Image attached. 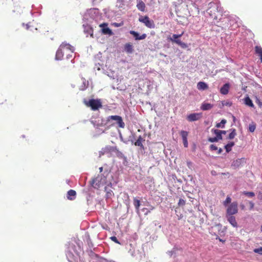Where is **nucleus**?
Wrapping results in <instances>:
<instances>
[{
	"label": "nucleus",
	"instance_id": "f257e3e1",
	"mask_svg": "<svg viewBox=\"0 0 262 262\" xmlns=\"http://www.w3.org/2000/svg\"><path fill=\"white\" fill-rule=\"evenodd\" d=\"M82 245V243L80 240L75 241V244L69 243L67 245L66 256L69 262H74L80 257Z\"/></svg>",
	"mask_w": 262,
	"mask_h": 262
},
{
	"label": "nucleus",
	"instance_id": "f03ea898",
	"mask_svg": "<svg viewBox=\"0 0 262 262\" xmlns=\"http://www.w3.org/2000/svg\"><path fill=\"white\" fill-rule=\"evenodd\" d=\"M101 17L100 11L98 9H90L85 13L83 15V19L89 22H91L92 20H98Z\"/></svg>",
	"mask_w": 262,
	"mask_h": 262
},
{
	"label": "nucleus",
	"instance_id": "7ed1b4c3",
	"mask_svg": "<svg viewBox=\"0 0 262 262\" xmlns=\"http://www.w3.org/2000/svg\"><path fill=\"white\" fill-rule=\"evenodd\" d=\"M66 48L67 50H70L71 51L72 53L74 52V48L71 46L69 43H64L63 42L59 47L58 49L57 50L56 56H55V60H61L62 58V57L63 56V52L62 51V49Z\"/></svg>",
	"mask_w": 262,
	"mask_h": 262
},
{
	"label": "nucleus",
	"instance_id": "20e7f679",
	"mask_svg": "<svg viewBox=\"0 0 262 262\" xmlns=\"http://www.w3.org/2000/svg\"><path fill=\"white\" fill-rule=\"evenodd\" d=\"M106 178L103 174H98L90 182L91 185L95 189H98L101 185L106 183Z\"/></svg>",
	"mask_w": 262,
	"mask_h": 262
},
{
	"label": "nucleus",
	"instance_id": "39448f33",
	"mask_svg": "<svg viewBox=\"0 0 262 262\" xmlns=\"http://www.w3.org/2000/svg\"><path fill=\"white\" fill-rule=\"evenodd\" d=\"M89 256L90 262H111L105 258L99 256V255L95 253L92 249L87 250Z\"/></svg>",
	"mask_w": 262,
	"mask_h": 262
},
{
	"label": "nucleus",
	"instance_id": "423d86ee",
	"mask_svg": "<svg viewBox=\"0 0 262 262\" xmlns=\"http://www.w3.org/2000/svg\"><path fill=\"white\" fill-rule=\"evenodd\" d=\"M183 32L180 34H174L172 36H169L168 39L170 40L172 42L175 43L178 45L180 46L182 49H186L188 47V45L186 43L182 42L180 38L183 35Z\"/></svg>",
	"mask_w": 262,
	"mask_h": 262
},
{
	"label": "nucleus",
	"instance_id": "0eeeda50",
	"mask_svg": "<svg viewBox=\"0 0 262 262\" xmlns=\"http://www.w3.org/2000/svg\"><path fill=\"white\" fill-rule=\"evenodd\" d=\"M111 120H114L116 121V124H117L118 127L120 128L125 127V123L123 121L122 117L118 115H112L106 118V123H107L111 121Z\"/></svg>",
	"mask_w": 262,
	"mask_h": 262
},
{
	"label": "nucleus",
	"instance_id": "6e6552de",
	"mask_svg": "<svg viewBox=\"0 0 262 262\" xmlns=\"http://www.w3.org/2000/svg\"><path fill=\"white\" fill-rule=\"evenodd\" d=\"M85 104L93 111L97 110L102 107V103L100 99H91L88 102H85Z\"/></svg>",
	"mask_w": 262,
	"mask_h": 262
},
{
	"label": "nucleus",
	"instance_id": "1a4fd4ad",
	"mask_svg": "<svg viewBox=\"0 0 262 262\" xmlns=\"http://www.w3.org/2000/svg\"><path fill=\"white\" fill-rule=\"evenodd\" d=\"M139 21L145 25L148 28L152 29L155 27L154 21L150 19L148 16H140Z\"/></svg>",
	"mask_w": 262,
	"mask_h": 262
},
{
	"label": "nucleus",
	"instance_id": "9d476101",
	"mask_svg": "<svg viewBox=\"0 0 262 262\" xmlns=\"http://www.w3.org/2000/svg\"><path fill=\"white\" fill-rule=\"evenodd\" d=\"M238 212V203L233 202L227 207L226 215H233Z\"/></svg>",
	"mask_w": 262,
	"mask_h": 262
},
{
	"label": "nucleus",
	"instance_id": "9b49d317",
	"mask_svg": "<svg viewBox=\"0 0 262 262\" xmlns=\"http://www.w3.org/2000/svg\"><path fill=\"white\" fill-rule=\"evenodd\" d=\"M116 150H117V147L116 146H106L104 148H102L99 151V157L105 154L114 152L116 151Z\"/></svg>",
	"mask_w": 262,
	"mask_h": 262
},
{
	"label": "nucleus",
	"instance_id": "f8f14e48",
	"mask_svg": "<svg viewBox=\"0 0 262 262\" xmlns=\"http://www.w3.org/2000/svg\"><path fill=\"white\" fill-rule=\"evenodd\" d=\"M202 117V114L200 113H192L187 116V120L189 122H193L199 120Z\"/></svg>",
	"mask_w": 262,
	"mask_h": 262
},
{
	"label": "nucleus",
	"instance_id": "ddd939ff",
	"mask_svg": "<svg viewBox=\"0 0 262 262\" xmlns=\"http://www.w3.org/2000/svg\"><path fill=\"white\" fill-rule=\"evenodd\" d=\"M84 29V33L86 35V36L90 35L91 37H93V28L88 24L83 25Z\"/></svg>",
	"mask_w": 262,
	"mask_h": 262
},
{
	"label": "nucleus",
	"instance_id": "4468645a",
	"mask_svg": "<svg viewBox=\"0 0 262 262\" xmlns=\"http://www.w3.org/2000/svg\"><path fill=\"white\" fill-rule=\"evenodd\" d=\"M100 27L102 28V32L103 34L112 35L113 32L109 28L107 27L106 23H103L99 25Z\"/></svg>",
	"mask_w": 262,
	"mask_h": 262
},
{
	"label": "nucleus",
	"instance_id": "2eb2a0df",
	"mask_svg": "<svg viewBox=\"0 0 262 262\" xmlns=\"http://www.w3.org/2000/svg\"><path fill=\"white\" fill-rule=\"evenodd\" d=\"M245 162L246 159L244 158L237 159L232 162L231 166L234 168H237L242 165Z\"/></svg>",
	"mask_w": 262,
	"mask_h": 262
},
{
	"label": "nucleus",
	"instance_id": "dca6fc26",
	"mask_svg": "<svg viewBox=\"0 0 262 262\" xmlns=\"http://www.w3.org/2000/svg\"><path fill=\"white\" fill-rule=\"evenodd\" d=\"M129 33L132 34L136 40H142L146 37V34L144 33L140 35L139 33L135 31H130Z\"/></svg>",
	"mask_w": 262,
	"mask_h": 262
},
{
	"label": "nucleus",
	"instance_id": "f3484780",
	"mask_svg": "<svg viewBox=\"0 0 262 262\" xmlns=\"http://www.w3.org/2000/svg\"><path fill=\"white\" fill-rule=\"evenodd\" d=\"M227 221L233 227H237V223L236 221L235 217L233 215H226Z\"/></svg>",
	"mask_w": 262,
	"mask_h": 262
},
{
	"label": "nucleus",
	"instance_id": "a211bd4d",
	"mask_svg": "<svg viewBox=\"0 0 262 262\" xmlns=\"http://www.w3.org/2000/svg\"><path fill=\"white\" fill-rule=\"evenodd\" d=\"M230 86L229 83L224 84L220 89V93L223 95H227L229 92Z\"/></svg>",
	"mask_w": 262,
	"mask_h": 262
},
{
	"label": "nucleus",
	"instance_id": "6ab92c4d",
	"mask_svg": "<svg viewBox=\"0 0 262 262\" xmlns=\"http://www.w3.org/2000/svg\"><path fill=\"white\" fill-rule=\"evenodd\" d=\"M144 141H145V139L140 136L137 141L134 143V144L137 146L140 147L141 149L144 150V147L142 144V142Z\"/></svg>",
	"mask_w": 262,
	"mask_h": 262
},
{
	"label": "nucleus",
	"instance_id": "aec40b11",
	"mask_svg": "<svg viewBox=\"0 0 262 262\" xmlns=\"http://www.w3.org/2000/svg\"><path fill=\"white\" fill-rule=\"evenodd\" d=\"M76 192L73 189L69 190L67 192V197L69 200H74L76 198Z\"/></svg>",
	"mask_w": 262,
	"mask_h": 262
},
{
	"label": "nucleus",
	"instance_id": "412c9836",
	"mask_svg": "<svg viewBox=\"0 0 262 262\" xmlns=\"http://www.w3.org/2000/svg\"><path fill=\"white\" fill-rule=\"evenodd\" d=\"M104 191L106 192L105 199L106 200L111 199L114 195V193L113 191L107 188V186H105L104 188Z\"/></svg>",
	"mask_w": 262,
	"mask_h": 262
},
{
	"label": "nucleus",
	"instance_id": "4be33fe9",
	"mask_svg": "<svg viewBox=\"0 0 262 262\" xmlns=\"http://www.w3.org/2000/svg\"><path fill=\"white\" fill-rule=\"evenodd\" d=\"M137 9L142 11L144 12L145 9V5L142 0H137Z\"/></svg>",
	"mask_w": 262,
	"mask_h": 262
},
{
	"label": "nucleus",
	"instance_id": "5701e85b",
	"mask_svg": "<svg viewBox=\"0 0 262 262\" xmlns=\"http://www.w3.org/2000/svg\"><path fill=\"white\" fill-rule=\"evenodd\" d=\"M244 104L247 106L252 108H254V105L253 104L252 100L248 95H247L246 97L244 99Z\"/></svg>",
	"mask_w": 262,
	"mask_h": 262
},
{
	"label": "nucleus",
	"instance_id": "b1692460",
	"mask_svg": "<svg viewBox=\"0 0 262 262\" xmlns=\"http://www.w3.org/2000/svg\"><path fill=\"white\" fill-rule=\"evenodd\" d=\"M213 104L203 102L200 108L202 111H208L211 109L213 107Z\"/></svg>",
	"mask_w": 262,
	"mask_h": 262
},
{
	"label": "nucleus",
	"instance_id": "393cba45",
	"mask_svg": "<svg viewBox=\"0 0 262 262\" xmlns=\"http://www.w3.org/2000/svg\"><path fill=\"white\" fill-rule=\"evenodd\" d=\"M124 50L127 53H132L134 51L133 46L129 43H126L124 46Z\"/></svg>",
	"mask_w": 262,
	"mask_h": 262
},
{
	"label": "nucleus",
	"instance_id": "a878e982",
	"mask_svg": "<svg viewBox=\"0 0 262 262\" xmlns=\"http://www.w3.org/2000/svg\"><path fill=\"white\" fill-rule=\"evenodd\" d=\"M197 88L199 90H205L208 88V85L204 82L200 81L198 83Z\"/></svg>",
	"mask_w": 262,
	"mask_h": 262
},
{
	"label": "nucleus",
	"instance_id": "bb28decb",
	"mask_svg": "<svg viewBox=\"0 0 262 262\" xmlns=\"http://www.w3.org/2000/svg\"><path fill=\"white\" fill-rule=\"evenodd\" d=\"M211 131L213 134H214L216 135L215 137H216V138L219 139V140H222L223 139V136L221 134L220 130L212 128V129H211Z\"/></svg>",
	"mask_w": 262,
	"mask_h": 262
},
{
	"label": "nucleus",
	"instance_id": "cd10ccee",
	"mask_svg": "<svg viewBox=\"0 0 262 262\" xmlns=\"http://www.w3.org/2000/svg\"><path fill=\"white\" fill-rule=\"evenodd\" d=\"M255 53L260 57L261 62H262V48L260 46H256L255 47Z\"/></svg>",
	"mask_w": 262,
	"mask_h": 262
},
{
	"label": "nucleus",
	"instance_id": "c85d7f7f",
	"mask_svg": "<svg viewBox=\"0 0 262 262\" xmlns=\"http://www.w3.org/2000/svg\"><path fill=\"white\" fill-rule=\"evenodd\" d=\"M235 144L234 142H230L227 144L225 145L224 148L226 150V152L228 153L232 150V147L234 146Z\"/></svg>",
	"mask_w": 262,
	"mask_h": 262
},
{
	"label": "nucleus",
	"instance_id": "c756f323",
	"mask_svg": "<svg viewBox=\"0 0 262 262\" xmlns=\"http://www.w3.org/2000/svg\"><path fill=\"white\" fill-rule=\"evenodd\" d=\"M227 121L226 119H223L221 120V122L217 123L215 125V127L216 128H224L225 127V125Z\"/></svg>",
	"mask_w": 262,
	"mask_h": 262
},
{
	"label": "nucleus",
	"instance_id": "7c9ffc66",
	"mask_svg": "<svg viewBox=\"0 0 262 262\" xmlns=\"http://www.w3.org/2000/svg\"><path fill=\"white\" fill-rule=\"evenodd\" d=\"M134 205L136 208V210L137 212H139V207L140 206V200L137 199L136 198L134 199Z\"/></svg>",
	"mask_w": 262,
	"mask_h": 262
},
{
	"label": "nucleus",
	"instance_id": "2f4dec72",
	"mask_svg": "<svg viewBox=\"0 0 262 262\" xmlns=\"http://www.w3.org/2000/svg\"><path fill=\"white\" fill-rule=\"evenodd\" d=\"M230 130L231 132L229 134V135L228 137V139L231 140V139H233L235 137V136L236 135V130L235 128H232Z\"/></svg>",
	"mask_w": 262,
	"mask_h": 262
},
{
	"label": "nucleus",
	"instance_id": "473e14b6",
	"mask_svg": "<svg viewBox=\"0 0 262 262\" xmlns=\"http://www.w3.org/2000/svg\"><path fill=\"white\" fill-rule=\"evenodd\" d=\"M255 128H256V124L254 122H252V123H250L249 125V128H248L249 131L251 133H253L255 130Z\"/></svg>",
	"mask_w": 262,
	"mask_h": 262
},
{
	"label": "nucleus",
	"instance_id": "72a5a7b5",
	"mask_svg": "<svg viewBox=\"0 0 262 262\" xmlns=\"http://www.w3.org/2000/svg\"><path fill=\"white\" fill-rule=\"evenodd\" d=\"M86 242L89 246V247L90 248V249H91L93 247V244L90 239L89 235H87L86 236Z\"/></svg>",
	"mask_w": 262,
	"mask_h": 262
},
{
	"label": "nucleus",
	"instance_id": "f704fd0d",
	"mask_svg": "<svg viewBox=\"0 0 262 262\" xmlns=\"http://www.w3.org/2000/svg\"><path fill=\"white\" fill-rule=\"evenodd\" d=\"M188 132L185 130H182L180 132V135L182 138V140L187 139Z\"/></svg>",
	"mask_w": 262,
	"mask_h": 262
},
{
	"label": "nucleus",
	"instance_id": "c9c22d12",
	"mask_svg": "<svg viewBox=\"0 0 262 262\" xmlns=\"http://www.w3.org/2000/svg\"><path fill=\"white\" fill-rule=\"evenodd\" d=\"M231 199L230 196H227L225 201L223 202V205L224 206L226 207L229 204H231Z\"/></svg>",
	"mask_w": 262,
	"mask_h": 262
},
{
	"label": "nucleus",
	"instance_id": "e433bc0d",
	"mask_svg": "<svg viewBox=\"0 0 262 262\" xmlns=\"http://www.w3.org/2000/svg\"><path fill=\"white\" fill-rule=\"evenodd\" d=\"M243 193L244 195H245L248 197H250V198L253 197L255 195V194L253 192H249V191H245L243 192Z\"/></svg>",
	"mask_w": 262,
	"mask_h": 262
},
{
	"label": "nucleus",
	"instance_id": "4c0bfd02",
	"mask_svg": "<svg viewBox=\"0 0 262 262\" xmlns=\"http://www.w3.org/2000/svg\"><path fill=\"white\" fill-rule=\"evenodd\" d=\"M115 152H116L117 155L118 157L121 158L126 159V157L124 155V154L121 151H119L118 148H117V150H116V151H115Z\"/></svg>",
	"mask_w": 262,
	"mask_h": 262
},
{
	"label": "nucleus",
	"instance_id": "58836bf2",
	"mask_svg": "<svg viewBox=\"0 0 262 262\" xmlns=\"http://www.w3.org/2000/svg\"><path fill=\"white\" fill-rule=\"evenodd\" d=\"M208 141L210 142H212V143H213V142H218L219 140V139L216 138V137H210L208 139Z\"/></svg>",
	"mask_w": 262,
	"mask_h": 262
},
{
	"label": "nucleus",
	"instance_id": "ea45409f",
	"mask_svg": "<svg viewBox=\"0 0 262 262\" xmlns=\"http://www.w3.org/2000/svg\"><path fill=\"white\" fill-rule=\"evenodd\" d=\"M185 201L182 199H180L178 202V205L179 206H183L185 205Z\"/></svg>",
	"mask_w": 262,
	"mask_h": 262
},
{
	"label": "nucleus",
	"instance_id": "a19ab883",
	"mask_svg": "<svg viewBox=\"0 0 262 262\" xmlns=\"http://www.w3.org/2000/svg\"><path fill=\"white\" fill-rule=\"evenodd\" d=\"M167 253L170 256H172V255H174L176 254V250L174 249H173L172 250H171L170 251H168Z\"/></svg>",
	"mask_w": 262,
	"mask_h": 262
},
{
	"label": "nucleus",
	"instance_id": "79ce46f5",
	"mask_svg": "<svg viewBox=\"0 0 262 262\" xmlns=\"http://www.w3.org/2000/svg\"><path fill=\"white\" fill-rule=\"evenodd\" d=\"M254 252L256 253H258L259 254L262 255V247L259 248H256L254 249Z\"/></svg>",
	"mask_w": 262,
	"mask_h": 262
},
{
	"label": "nucleus",
	"instance_id": "37998d69",
	"mask_svg": "<svg viewBox=\"0 0 262 262\" xmlns=\"http://www.w3.org/2000/svg\"><path fill=\"white\" fill-rule=\"evenodd\" d=\"M111 239L115 243H117V244H121V243L119 242V241L118 240L117 238L115 236H112L110 237Z\"/></svg>",
	"mask_w": 262,
	"mask_h": 262
},
{
	"label": "nucleus",
	"instance_id": "c03bdc74",
	"mask_svg": "<svg viewBox=\"0 0 262 262\" xmlns=\"http://www.w3.org/2000/svg\"><path fill=\"white\" fill-rule=\"evenodd\" d=\"M209 149L211 151H213V150H216L218 149V148L217 147L214 145V144H211L210 146H209Z\"/></svg>",
	"mask_w": 262,
	"mask_h": 262
},
{
	"label": "nucleus",
	"instance_id": "a18cd8bd",
	"mask_svg": "<svg viewBox=\"0 0 262 262\" xmlns=\"http://www.w3.org/2000/svg\"><path fill=\"white\" fill-rule=\"evenodd\" d=\"M255 102L259 105L260 108H262V102H261L259 99L257 97H256Z\"/></svg>",
	"mask_w": 262,
	"mask_h": 262
},
{
	"label": "nucleus",
	"instance_id": "49530a36",
	"mask_svg": "<svg viewBox=\"0 0 262 262\" xmlns=\"http://www.w3.org/2000/svg\"><path fill=\"white\" fill-rule=\"evenodd\" d=\"M222 105L223 106L226 105L230 106L232 105V103L230 101H222Z\"/></svg>",
	"mask_w": 262,
	"mask_h": 262
},
{
	"label": "nucleus",
	"instance_id": "de8ad7c7",
	"mask_svg": "<svg viewBox=\"0 0 262 262\" xmlns=\"http://www.w3.org/2000/svg\"><path fill=\"white\" fill-rule=\"evenodd\" d=\"M119 137H120V139L121 141H122L125 144H128V141H126V140H125L123 139V138L122 135L121 134V133H119Z\"/></svg>",
	"mask_w": 262,
	"mask_h": 262
},
{
	"label": "nucleus",
	"instance_id": "09e8293b",
	"mask_svg": "<svg viewBox=\"0 0 262 262\" xmlns=\"http://www.w3.org/2000/svg\"><path fill=\"white\" fill-rule=\"evenodd\" d=\"M134 134H132V136H129V139L127 141H130L132 143H134Z\"/></svg>",
	"mask_w": 262,
	"mask_h": 262
},
{
	"label": "nucleus",
	"instance_id": "8fccbe9b",
	"mask_svg": "<svg viewBox=\"0 0 262 262\" xmlns=\"http://www.w3.org/2000/svg\"><path fill=\"white\" fill-rule=\"evenodd\" d=\"M183 144H184V146L185 147H188V141H187V139H183Z\"/></svg>",
	"mask_w": 262,
	"mask_h": 262
},
{
	"label": "nucleus",
	"instance_id": "3c124183",
	"mask_svg": "<svg viewBox=\"0 0 262 262\" xmlns=\"http://www.w3.org/2000/svg\"><path fill=\"white\" fill-rule=\"evenodd\" d=\"M142 211L144 212V214L145 215H147L148 214L149 212H150V211L148 210L147 208H144L142 209Z\"/></svg>",
	"mask_w": 262,
	"mask_h": 262
},
{
	"label": "nucleus",
	"instance_id": "603ef678",
	"mask_svg": "<svg viewBox=\"0 0 262 262\" xmlns=\"http://www.w3.org/2000/svg\"><path fill=\"white\" fill-rule=\"evenodd\" d=\"M249 204H250V210H252L254 208V204L253 202L250 201L249 202Z\"/></svg>",
	"mask_w": 262,
	"mask_h": 262
},
{
	"label": "nucleus",
	"instance_id": "864d4df0",
	"mask_svg": "<svg viewBox=\"0 0 262 262\" xmlns=\"http://www.w3.org/2000/svg\"><path fill=\"white\" fill-rule=\"evenodd\" d=\"M128 253L132 256H134L135 255V250H130L129 251H128Z\"/></svg>",
	"mask_w": 262,
	"mask_h": 262
},
{
	"label": "nucleus",
	"instance_id": "5fc2aeb1",
	"mask_svg": "<svg viewBox=\"0 0 262 262\" xmlns=\"http://www.w3.org/2000/svg\"><path fill=\"white\" fill-rule=\"evenodd\" d=\"M115 27H120L122 26V24L121 23H113V24Z\"/></svg>",
	"mask_w": 262,
	"mask_h": 262
},
{
	"label": "nucleus",
	"instance_id": "6e6d98bb",
	"mask_svg": "<svg viewBox=\"0 0 262 262\" xmlns=\"http://www.w3.org/2000/svg\"><path fill=\"white\" fill-rule=\"evenodd\" d=\"M187 165L189 168H190V166L192 165V162L190 161L187 162Z\"/></svg>",
	"mask_w": 262,
	"mask_h": 262
},
{
	"label": "nucleus",
	"instance_id": "4d7b16f0",
	"mask_svg": "<svg viewBox=\"0 0 262 262\" xmlns=\"http://www.w3.org/2000/svg\"><path fill=\"white\" fill-rule=\"evenodd\" d=\"M223 152V149L221 148H220L217 149V154H221Z\"/></svg>",
	"mask_w": 262,
	"mask_h": 262
},
{
	"label": "nucleus",
	"instance_id": "13d9d810",
	"mask_svg": "<svg viewBox=\"0 0 262 262\" xmlns=\"http://www.w3.org/2000/svg\"><path fill=\"white\" fill-rule=\"evenodd\" d=\"M220 132H221V134L222 135V134L225 135L227 133V131L226 130H220Z\"/></svg>",
	"mask_w": 262,
	"mask_h": 262
},
{
	"label": "nucleus",
	"instance_id": "bf43d9fd",
	"mask_svg": "<svg viewBox=\"0 0 262 262\" xmlns=\"http://www.w3.org/2000/svg\"><path fill=\"white\" fill-rule=\"evenodd\" d=\"M216 239H219L220 242H225V241L220 238L218 236H216Z\"/></svg>",
	"mask_w": 262,
	"mask_h": 262
},
{
	"label": "nucleus",
	"instance_id": "052dcab7",
	"mask_svg": "<svg viewBox=\"0 0 262 262\" xmlns=\"http://www.w3.org/2000/svg\"><path fill=\"white\" fill-rule=\"evenodd\" d=\"M72 54H68L67 55V59H70L71 58H72Z\"/></svg>",
	"mask_w": 262,
	"mask_h": 262
},
{
	"label": "nucleus",
	"instance_id": "680f3d73",
	"mask_svg": "<svg viewBox=\"0 0 262 262\" xmlns=\"http://www.w3.org/2000/svg\"><path fill=\"white\" fill-rule=\"evenodd\" d=\"M107 186V188H108V187H113V184H112V183L110 182V183L107 185V186Z\"/></svg>",
	"mask_w": 262,
	"mask_h": 262
},
{
	"label": "nucleus",
	"instance_id": "e2e57ef3",
	"mask_svg": "<svg viewBox=\"0 0 262 262\" xmlns=\"http://www.w3.org/2000/svg\"><path fill=\"white\" fill-rule=\"evenodd\" d=\"M258 198L259 199H262V193H259V194H258Z\"/></svg>",
	"mask_w": 262,
	"mask_h": 262
},
{
	"label": "nucleus",
	"instance_id": "0e129e2a",
	"mask_svg": "<svg viewBox=\"0 0 262 262\" xmlns=\"http://www.w3.org/2000/svg\"><path fill=\"white\" fill-rule=\"evenodd\" d=\"M99 171H100V172H102V171H103V167H100L99 168Z\"/></svg>",
	"mask_w": 262,
	"mask_h": 262
},
{
	"label": "nucleus",
	"instance_id": "69168bd1",
	"mask_svg": "<svg viewBox=\"0 0 262 262\" xmlns=\"http://www.w3.org/2000/svg\"><path fill=\"white\" fill-rule=\"evenodd\" d=\"M125 195H126V199H127V200H129V196L128 194L127 193H125Z\"/></svg>",
	"mask_w": 262,
	"mask_h": 262
},
{
	"label": "nucleus",
	"instance_id": "338daca9",
	"mask_svg": "<svg viewBox=\"0 0 262 262\" xmlns=\"http://www.w3.org/2000/svg\"><path fill=\"white\" fill-rule=\"evenodd\" d=\"M26 29L28 30L29 28V24H26Z\"/></svg>",
	"mask_w": 262,
	"mask_h": 262
},
{
	"label": "nucleus",
	"instance_id": "774afa93",
	"mask_svg": "<svg viewBox=\"0 0 262 262\" xmlns=\"http://www.w3.org/2000/svg\"><path fill=\"white\" fill-rule=\"evenodd\" d=\"M173 262H179L178 260H174Z\"/></svg>",
	"mask_w": 262,
	"mask_h": 262
}]
</instances>
